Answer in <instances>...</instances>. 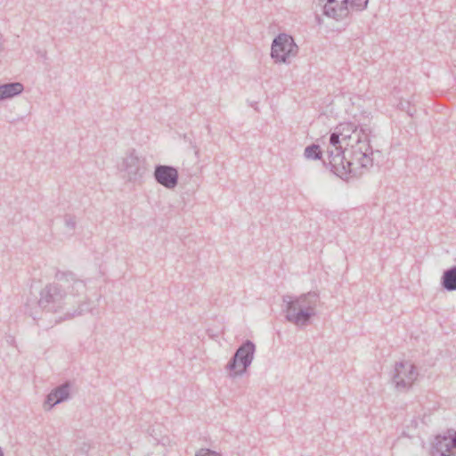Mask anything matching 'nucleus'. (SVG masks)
I'll list each match as a JSON object with an SVG mask.
<instances>
[{"instance_id":"1","label":"nucleus","mask_w":456,"mask_h":456,"mask_svg":"<svg viewBox=\"0 0 456 456\" xmlns=\"http://www.w3.org/2000/svg\"><path fill=\"white\" fill-rule=\"evenodd\" d=\"M55 279L59 282L47 284L40 291V298H28L25 314L37 322L42 313H65L68 305H72L71 299L86 292V283L76 278L72 272L57 271Z\"/></svg>"},{"instance_id":"2","label":"nucleus","mask_w":456,"mask_h":456,"mask_svg":"<svg viewBox=\"0 0 456 456\" xmlns=\"http://www.w3.org/2000/svg\"><path fill=\"white\" fill-rule=\"evenodd\" d=\"M285 319L297 327H306L316 315L319 293L309 291L300 296L285 295L282 297Z\"/></svg>"},{"instance_id":"3","label":"nucleus","mask_w":456,"mask_h":456,"mask_svg":"<svg viewBox=\"0 0 456 456\" xmlns=\"http://www.w3.org/2000/svg\"><path fill=\"white\" fill-rule=\"evenodd\" d=\"M256 353V345L252 340H244L236 349L227 362L226 369L230 371V378L243 375L251 365Z\"/></svg>"},{"instance_id":"4","label":"nucleus","mask_w":456,"mask_h":456,"mask_svg":"<svg viewBox=\"0 0 456 456\" xmlns=\"http://www.w3.org/2000/svg\"><path fill=\"white\" fill-rule=\"evenodd\" d=\"M328 159L322 160L324 167L338 177L346 180L349 176H355L357 171L353 167L354 163L345 156L343 148L327 149Z\"/></svg>"},{"instance_id":"5","label":"nucleus","mask_w":456,"mask_h":456,"mask_svg":"<svg viewBox=\"0 0 456 456\" xmlns=\"http://www.w3.org/2000/svg\"><path fill=\"white\" fill-rule=\"evenodd\" d=\"M298 46L293 37L285 33L277 35L272 43L271 57L275 63H287L290 57L296 56Z\"/></svg>"},{"instance_id":"6","label":"nucleus","mask_w":456,"mask_h":456,"mask_svg":"<svg viewBox=\"0 0 456 456\" xmlns=\"http://www.w3.org/2000/svg\"><path fill=\"white\" fill-rule=\"evenodd\" d=\"M359 131H357V161L361 167H368L373 165L371 156L374 153L370 144L371 137L375 135L372 134L371 128L367 125H360Z\"/></svg>"},{"instance_id":"7","label":"nucleus","mask_w":456,"mask_h":456,"mask_svg":"<svg viewBox=\"0 0 456 456\" xmlns=\"http://www.w3.org/2000/svg\"><path fill=\"white\" fill-rule=\"evenodd\" d=\"M418 376L417 368L413 363L401 361L395 364L392 382L397 390H408Z\"/></svg>"},{"instance_id":"8","label":"nucleus","mask_w":456,"mask_h":456,"mask_svg":"<svg viewBox=\"0 0 456 456\" xmlns=\"http://www.w3.org/2000/svg\"><path fill=\"white\" fill-rule=\"evenodd\" d=\"M430 456H456V430L449 428L436 435L431 443Z\"/></svg>"},{"instance_id":"9","label":"nucleus","mask_w":456,"mask_h":456,"mask_svg":"<svg viewBox=\"0 0 456 456\" xmlns=\"http://www.w3.org/2000/svg\"><path fill=\"white\" fill-rule=\"evenodd\" d=\"M153 177L157 183L173 190L178 184L179 172L174 166L158 164L154 167Z\"/></svg>"},{"instance_id":"10","label":"nucleus","mask_w":456,"mask_h":456,"mask_svg":"<svg viewBox=\"0 0 456 456\" xmlns=\"http://www.w3.org/2000/svg\"><path fill=\"white\" fill-rule=\"evenodd\" d=\"M124 166L129 181L134 182L141 179L148 168L145 158L139 157L135 150H132L125 158Z\"/></svg>"},{"instance_id":"11","label":"nucleus","mask_w":456,"mask_h":456,"mask_svg":"<svg viewBox=\"0 0 456 456\" xmlns=\"http://www.w3.org/2000/svg\"><path fill=\"white\" fill-rule=\"evenodd\" d=\"M71 383L69 380L54 387L45 400V408L51 410L53 406L70 398Z\"/></svg>"},{"instance_id":"12","label":"nucleus","mask_w":456,"mask_h":456,"mask_svg":"<svg viewBox=\"0 0 456 456\" xmlns=\"http://www.w3.org/2000/svg\"><path fill=\"white\" fill-rule=\"evenodd\" d=\"M368 3L369 0H342L337 16L347 19L350 15L349 5L351 9L362 12L367 8Z\"/></svg>"},{"instance_id":"13","label":"nucleus","mask_w":456,"mask_h":456,"mask_svg":"<svg viewBox=\"0 0 456 456\" xmlns=\"http://www.w3.org/2000/svg\"><path fill=\"white\" fill-rule=\"evenodd\" d=\"M71 302H73L72 304L78 303V307L76 308V309L68 308L65 311V313L63 314V315L58 317L55 320V323H60L62 321L71 319V318H73L75 316L82 315L85 313L90 312L92 310V306H91V303L90 302L80 301V300L74 301V298L71 299Z\"/></svg>"},{"instance_id":"14","label":"nucleus","mask_w":456,"mask_h":456,"mask_svg":"<svg viewBox=\"0 0 456 456\" xmlns=\"http://www.w3.org/2000/svg\"><path fill=\"white\" fill-rule=\"evenodd\" d=\"M24 90V86L20 82H10L0 85V102L12 99L20 95Z\"/></svg>"},{"instance_id":"15","label":"nucleus","mask_w":456,"mask_h":456,"mask_svg":"<svg viewBox=\"0 0 456 456\" xmlns=\"http://www.w3.org/2000/svg\"><path fill=\"white\" fill-rule=\"evenodd\" d=\"M440 284L445 291H456V265H452L443 272Z\"/></svg>"},{"instance_id":"16","label":"nucleus","mask_w":456,"mask_h":456,"mask_svg":"<svg viewBox=\"0 0 456 456\" xmlns=\"http://www.w3.org/2000/svg\"><path fill=\"white\" fill-rule=\"evenodd\" d=\"M347 139H350V134L340 133L336 127L335 131L330 135V146L328 149L343 148L341 146V140L346 141Z\"/></svg>"},{"instance_id":"17","label":"nucleus","mask_w":456,"mask_h":456,"mask_svg":"<svg viewBox=\"0 0 456 456\" xmlns=\"http://www.w3.org/2000/svg\"><path fill=\"white\" fill-rule=\"evenodd\" d=\"M333 4H337V0H326V4L323 5L322 13L330 18H333L334 20L340 21L344 20L346 18H339L337 16L338 14V7L333 6Z\"/></svg>"},{"instance_id":"18","label":"nucleus","mask_w":456,"mask_h":456,"mask_svg":"<svg viewBox=\"0 0 456 456\" xmlns=\"http://www.w3.org/2000/svg\"><path fill=\"white\" fill-rule=\"evenodd\" d=\"M304 156L307 159H322V151L319 144L312 143L305 148Z\"/></svg>"},{"instance_id":"19","label":"nucleus","mask_w":456,"mask_h":456,"mask_svg":"<svg viewBox=\"0 0 456 456\" xmlns=\"http://www.w3.org/2000/svg\"><path fill=\"white\" fill-rule=\"evenodd\" d=\"M360 125H355L354 123L348 122V123H343L337 126V129L339 130L340 133H346L350 134V136L352 134H357V131L359 129Z\"/></svg>"},{"instance_id":"20","label":"nucleus","mask_w":456,"mask_h":456,"mask_svg":"<svg viewBox=\"0 0 456 456\" xmlns=\"http://www.w3.org/2000/svg\"><path fill=\"white\" fill-rule=\"evenodd\" d=\"M64 223H65V225L67 228H69V230H75L76 228V219H75V216H71V215H65L64 216Z\"/></svg>"},{"instance_id":"21","label":"nucleus","mask_w":456,"mask_h":456,"mask_svg":"<svg viewBox=\"0 0 456 456\" xmlns=\"http://www.w3.org/2000/svg\"><path fill=\"white\" fill-rule=\"evenodd\" d=\"M195 456H222L220 453L208 449V448H201L196 452Z\"/></svg>"},{"instance_id":"22","label":"nucleus","mask_w":456,"mask_h":456,"mask_svg":"<svg viewBox=\"0 0 456 456\" xmlns=\"http://www.w3.org/2000/svg\"><path fill=\"white\" fill-rule=\"evenodd\" d=\"M410 106H411V102L409 101H405V100H400V102L397 104V108L400 110H403L405 112L410 108Z\"/></svg>"},{"instance_id":"23","label":"nucleus","mask_w":456,"mask_h":456,"mask_svg":"<svg viewBox=\"0 0 456 456\" xmlns=\"http://www.w3.org/2000/svg\"><path fill=\"white\" fill-rule=\"evenodd\" d=\"M406 113L408 114V116L413 117L414 114L416 113V110L414 109V107L411 105L410 108L406 110Z\"/></svg>"},{"instance_id":"24","label":"nucleus","mask_w":456,"mask_h":456,"mask_svg":"<svg viewBox=\"0 0 456 456\" xmlns=\"http://www.w3.org/2000/svg\"><path fill=\"white\" fill-rule=\"evenodd\" d=\"M89 448H90V446L85 444L84 447L82 448V451L85 452H87Z\"/></svg>"}]
</instances>
